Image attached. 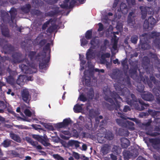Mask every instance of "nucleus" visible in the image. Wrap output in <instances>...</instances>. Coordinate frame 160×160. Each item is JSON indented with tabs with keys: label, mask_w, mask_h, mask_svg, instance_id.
I'll return each mask as SVG.
<instances>
[{
	"label": "nucleus",
	"mask_w": 160,
	"mask_h": 160,
	"mask_svg": "<svg viewBox=\"0 0 160 160\" xmlns=\"http://www.w3.org/2000/svg\"><path fill=\"white\" fill-rule=\"evenodd\" d=\"M4 85V83L0 81V89L1 90L2 87Z\"/></svg>",
	"instance_id": "58"
},
{
	"label": "nucleus",
	"mask_w": 160,
	"mask_h": 160,
	"mask_svg": "<svg viewBox=\"0 0 160 160\" xmlns=\"http://www.w3.org/2000/svg\"><path fill=\"white\" fill-rule=\"evenodd\" d=\"M27 8L26 10H25L23 9V8L22 9H23V10L25 12H27L29 10V8H30V6L29 5H26Z\"/></svg>",
	"instance_id": "50"
},
{
	"label": "nucleus",
	"mask_w": 160,
	"mask_h": 160,
	"mask_svg": "<svg viewBox=\"0 0 160 160\" xmlns=\"http://www.w3.org/2000/svg\"><path fill=\"white\" fill-rule=\"evenodd\" d=\"M113 30V28L112 26H110L109 27V28L108 29V32H110L111 33H112V32Z\"/></svg>",
	"instance_id": "51"
},
{
	"label": "nucleus",
	"mask_w": 160,
	"mask_h": 160,
	"mask_svg": "<svg viewBox=\"0 0 160 160\" xmlns=\"http://www.w3.org/2000/svg\"><path fill=\"white\" fill-rule=\"evenodd\" d=\"M109 149V146L107 145H105L101 148V152L103 155L106 154L108 153Z\"/></svg>",
	"instance_id": "11"
},
{
	"label": "nucleus",
	"mask_w": 160,
	"mask_h": 160,
	"mask_svg": "<svg viewBox=\"0 0 160 160\" xmlns=\"http://www.w3.org/2000/svg\"><path fill=\"white\" fill-rule=\"evenodd\" d=\"M87 71H86L84 72V76H85V82L86 84L88 85V83L90 81V78L89 77L87 76L86 75Z\"/></svg>",
	"instance_id": "20"
},
{
	"label": "nucleus",
	"mask_w": 160,
	"mask_h": 160,
	"mask_svg": "<svg viewBox=\"0 0 160 160\" xmlns=\"http://www.w3.org/2000/svg\"><path fill=\"white\" fill-rule=\"evenodd\" d=\"M130 110V108L128 106H125L123 109V111L125 112H127L128 110Z\"/></svg>",
	"instance_id": "43"
},
{
	"label": "nucleus",
	"mask_w": 160,
	"mask_h": 160,
	"mask_svg": "<svg viewBox=\"0 0 160 160\" xmlns=\"http://www.w3.org/2000/svg\"><path fill=\"white\" fill-rule=\"evenodd\" d=\"M3 154L2 150L0 148V160H5L7 158L6 157H2L3 156Z\"/></svg>",
	"instance_id": "31"
},
{
	"label": "nucleus",
	"mask_w": 160,
	"mask_h": 160,
	"mask_svg": "<svg viewBox=\"0 0 160 160\" xmlns=\"http://www.w3.org/2000/svg\"><path fill=\"white\" fill-rule=\"evenodd\" d=\"M49 44H47V52L48 53H49V52H50V50H49Z\"/></svg>",
	"instance_id": "56"
},
{
	"label": "nucleus",
	"mask_w": 160,
	"mask_h": 160,
	"mask_svg": "<svg viewBox=\"0 0 160 160\" xmlns=\"http://www.w3.org/2000/svg\"><path fill=\"white\" fill-rule=\"evenodd\" d=\"M17 14L16 10L14 8H12L11 9V16H14Z\"/></svg>",
	"instance_id": "27"
},
{
	"label": "nucleus",
	"mask_w": 160,
	"mask_h": 160,
	"mask_svg": "<svg viewBox=\"0 0 160 160\" xmlns=\"http://www.w3.org/2000/svg\"><path fill=\"white\" fill-rule=\"evenodd\" d=\"M92 31L91 30H88L87 31L86 33L85 37L87 39H89L91 36Z\"/></svg>",
	"instance_id": "23"
},
{
	"label": "nucleus",
	"mask_w": 160,
	"mask_h": 160,
	"mask_svg": "<svg viewBox=\"0 0 160 160\" xmlns=\"http://www.w3.org/2000/svg\"><path fill=\"white\" fill-rule=\"evenodd\" d=\"M118 13H116L115 15H114V17H115V20H114V21H116L117 20L116 19V18H118V19H119L120 18L121 16V12H120V11H119V10H118Z\"/></svg>",
	"instance_id": "25"
},
{
	"label": "nucleus",
	"mask_w": 160,
	"mask_h": 160,
	"mask_svg": "<svg viewBox=\"0 0 160 160\" xmlns=\"http://www.w3.org/2000/svg\"><path fill=\"white\" fill-rule=\"evenodd\" d=\"M73 109L75 112H78L81 111L82 108L81 106L77 104L74 106Z\"/></svg>",
	"instance_id": "18"
},
{
	"label": "nucleus",
	"mask_w": 160,
	"mask_h": 160,
	"mask_svg": "<svg viewBox=\"0 0 160 160\" xmlns=\"http://www.w3.org/2000/svg\"><path fill=\"white\" fill-rule=\"evenodd\" d=\"M31 159V157L29 156H27L25 157V158L24 159V160H29Z\"/></svg>",
	"instance_id": "59"
},
{
	"label": "nucleus",
	"mask_w": 160,
	"mask_h": 160,
	"mask_svg": "<svg viewBox=\"0 0 160 160\" xmlns=\"http://www.w3.org/2000/svg\"><path fill=\"white\" fill-rule=\"evenodd\" d=\"M148 22V27L152 28L156 23V21L153 17H151L148 18V21L146 20L145 21L144 24V27H147L146 25L147 24Z\"/></svg>",
	"instance_id": "3"
},
{
	"label": "nucleus",
	"mask_w": 160,
	"mask_h": 160,
	"mask_svg": "<svg viewBox=\"0 0 160 160\" xmlns=\"http://www.w3.org/2000/svg\"><path fill=\"white\" fill-rule=\"evenodd\" d=\"M134 16V13L133 12H132L129 13L128 16V22L130 24V25L131 22H133V18Z\"/></svg>",
	"instance_id": "15"
},
{
	"label": "nucleus",
	"mask_w": 160,
	"mask_h": 160,
	"mask_svg": "<svg viewBox=\"0 0 160 160\" xmlns=\"http://www.w3.org/2000/svg\"><path fill=\"white\" fill-rule=\"evenodd\" d=\"M30 68H28V67L23 64L20 66L22 71L25 73H30L35 72H36V67L35 66H34L29 65Z\"/></svg>",
	"instance_id": "2"
},
{
	"label": "nucleus",
	"mask_w": 160,
	"mask_h": 160,
	"mask_svg": "<svg viewBox=\"0 0 160 160\" xmlns=\"http://www.w3.org/2000/svg\"><path fill=\"white\" fill-rule=\"evenodd\" d=\"M7 107V105L2 101H0V108L5 109Z\"/></svg>",
	"instance_id": "24"
},
{
	"label": "nucleus",
	"mask_w": 160,
	"mask_h": 160,
	"mask_svg": "<svg viewBox=\"0 0 160 160\" xmlns=\"http://www.w3.org/2000/svg\"><path fill=\"white\" fill-rule=\"evenodd\" d=\"M116 122H117V123L119 125H121V120L119 119H117L116 120Z\"/></svg>",
	"instance_id": "57"
},
{
	"label": "nucleus",
	"mask_w": 160,
	"mask_h": 160,
	"mask_svg": "<svg viewBox=\"0 0 160 160\" xmlns=\"http://www.w3.org/2000/svg\"><path fill=\"white\" fill-rule=\"evenodd\" d=\"M53 157L57 160H65L62 157L57 154L53 155Z\"/></svg>",
	"instance_id": "21"
},
{
	"label": "nucleus",
	"mask_w": 160,
	"mask_h": 160,
	"mask_svg": "<svg viewBox=\"0 0 160 160\" xmlns=\"http://www.w3.org/2000/svg\"><path fill=\"white\" fill-rule=\"evenodd\" d=\"M4 61V58L0 55V63Z\"/></svg>",
	"instance_id": "54"
},
{
	"label": "nucleus",
	"mask_w": 160,
	"mask_h": 160,
	"mask_svg": "<svg viewBox=\"0 0 160 160\" xmlns=\"http://www.w3.org/2000/svg\"><path fill=\"white\" fill-rule=\"evenodd\" d=\"M26 139L28 142L30 143L32 145H36V142L32 141L30 138L26 137Z\"/></svg>",
	"instance_id": "22"
},
{
	"label": "nucleus",
	"mask_w": 160,
	"mask_h": 160,
	"mask_svg": "<svg viewBox=\"0 0 160 160\" xmlns=\"http://www.w3.org/2000/svg\"><path fill=\"white\" fill-rule=\"evenodd\" d=\"M11 138L14 141L18 142H20L21 141V139L20 138L16 135L11 134Z\"/></svg>",
	"instance_id": "17"
},
{
	"label": "nucleus",
	"mask_w": 160,
	"mask_h": 160,
	"mask_svg": "<svg viewBox=\"0 0 160 160\" xmlns=\"http://www.w3.org/2000/svg\"><path fill=\"white\" fill-rule=\"evenodd\" d=\"M7 82L9 84H10V75L8 76V79H7Z\"/></svg>",
	"instance_id": "61"
},
{
	"label": "nucleus",
	"mask_w": 160,
	"mask_h": 160,
	"mask_svg": "<svg viewBox=\"0 0 160 160\" xmlns=\"http://www.w3.org/2000/svg\"><path fill=\"white\" fill-rule=\"evenodd\" d=\"M36 142V145H33V146H34L37 149H39V150L41 149H42L40 145H38V143H37V142Z\"/></svg>",
	"instance_id": "42"
},
{
	"label": "nucleus",
	"mask_w": 160,
	"mask_h": 160,
	"mask_svg": "<svg viewBox=\"0 0 160 160\" xmlns=\"http://www.w3.org/2000/svg\"><path fill=\"white\" fill-rule=\"evenodd\" d=\"M89 98L92 99L93 96V91L92 90H91L89 93Z\"/></svg>",
	"instance_id": "39"
},
{
	"label": "nucleus",
	"mask_w": 160,
	"mask_h": 160,
	"mask_svg": "<svg viewBox=\"0 0 160 160\" xmlns=\"http://www.w3.org/2000/svg\"><path fill=\"white\" fill-rule=\"evenodd\" d=\"M113 99L116 102V103H117V102L118 101H120L122 100L121 98L118 95H117L115 97H113Z\"/></svg>",
	"instance_id": "37"
},
{
	"label": "nucleus",
	"mask_w": 160,
	"mask_h": 160,
	"mask_svg": "<svg viewBox=\"0 0 160 160\" xmlns=\"http://www.w3.org/2000/svg\"><path fill=\"white\" fill-rule=\"evenodd\" d=\"M26 79V77L24 75H20L17 80V82L18 84L22 85Z\"/></svg>",
	"instance_id": "7"
},
{
	"label": "nucleus",
	"mask_w": 160,
	"mask_h": 160,
	"mask_svg": "<svg viewBox=\"0 0 160 160\" xmlns=\"http://www.w3.org/2000/svg\"><path fill=\"white\" fill-rule=\"evenodd\" d=\"M32 136L33 138L36 139L39 141H40L41 138L40 136L36 135H33Z\"/></svg>",
	"instance_id": "35"
},
{
	"label": "nucleus",
	"mask_w": 160,
	"mask_h": 160,
	"mask_svg": "<svg viewBox=\"0 0 160 160\" xmlns=\"http://www.w3.org/2000/svg\"><path fill=\"white\" fill-rule=\"evenodd\" d=\"M1 32L2 35L6 37H9V30L7 27H2L1 28Z\"/></svg>",
	"instance_id": "8"
},
{
	"label": "nucleus",
	"mask_w": 160,
	"mask_h": 160,
	"mask_svg": "<svg viewBox=\"0 0 160 160\" xmlns=\"http://www.w3.org/2000/svg\"><path fill=\"white\" fill-rule=\"evenodd\" d=\"M138 37L136 36H132L131 38V41L132 43H136L138 40Z\"/></svg>",
	"instance_id": "26"
},
{
	"label": "nucleus",
	"mask_w": 160,
	"mask_h": 160,
	"mask_svg": "<svg viewBox=\"0 0 160 160\" xmlns=\"http://www.w3.org/2000/svg\"><path fill=\"white\" fill-rule=\"evenodd\" d=\"M122 142L121 145L124 148H126L129 145V141L127 138H122L121 140Z\"/></svg>",
	"instance_id": "10"
},
{
	"label": "nucleus",
	"mask_w": 160,
	"mask_h": 160,
	"mask_svg": "<svg viewBox=\"0 0 160 160\" xmlns=\"http://www.w3.org/2000/svg\"><path fill=\"white\" fill-rule=\"evenodd\" d=\"M98 41L97 39H92L91 42V46L86 53L87 59L88 60L92 59L96 57L97 58H100L102 60H104L105 58H109L110 55L109 53H105L104 51H100L99 55L97 54L95 50L94 49L98 47Z\"/></svg>",
	"instance_id": "1"
},
{
	"label": "nucleus",
	"mask_w": 160,
	"mask_h": 160,
	"mask_svg": "<svg viewBox=\"0 0 160 160\" xmlns=\"http://www.w3.org/2000/svg\"><path fill=\"white\" fill-rule=\"evenodd\" d=\"M69 0H66L65 2H64V4H61L60 5V6L62 8H65L68 6V3L69 2Z\"/></svg>",
	"instance_id": "33"
},
{
	"label": "nucleus",
	"mask_w": 160,
	"mask_h": 160,
	"mask_svg": "<svg viewBox=\"0 0 160 160\" xmlns=\"http://www.w3.org/2000/svg\"><path fill=\"white\" fill-rule=\"evenodd\" d=\"M82 149L83 150H86L87 149L86 145L85 144H83L82 145Z\"/></svg>",
	"instance_id": "52"
},
{
	"label": "nucleus",
	"mask_w": 160,
	"mask_h": 160,
	"mask_svg": "<svg viewBox=\"0 0 160 160\" xmlns=\"http://www.w3.org/2000/svg\"><path fill=\"white\" fill-rule=\"evenodd\" d=\"M26 79H27V80L28 81H32L33 80V79L31 77H29L28 78L26 77Z\"/></svg>",
	"instance_id": "60"
},
{
	"label": "nucleus",
	"mask_w": 160,
	"mask_h": 160,
	"mask_svg": "<svg viewBox=\"0 0 160 160\" xmlns=\"http://www.w3.org/2000/svg\"><path fill=\"white\" fill-rule=\"evenodd\" d=\"M40 67L41 68H44V66L43 65V64L42 63H41L40 64Z\"/></svg>",
	"instance_id": "62"
},
{
	"label": "nucleus",
	"mask_w": 160,
	"mask_h": 160,
	"mask_svg": "<svg viewBox=\"0 0 160 160\" xmlns=\"http://www.w3.org/2000/svg\"><path fill=\"white\" fill-rule=\"evenodd\" d=\"M127 1L130 7L132 5H134L135 3V0H127Z\"/></svg>",
	"instance_id": "28"
},
{
	"label": "nucleus",
	"mask_w": 160,
	"mask_h": 160,
	"mask_svg": "<svg viewBox=\"0 0 160 160\" xmlns=\"http://www.w3.org/2000/svg\"><path fill=\"white\" fill-rule=\"evenodd\" d=\"M22 96L23 100L25 102L27 103L28 102L30 97L28 92L27 89H23L22 91Z\"/></svg>",
	"instance_id": "4"
},
{
	"label": "nucleus",
	"mask_w": 160,
	"mask_h": 160,
	"mask_svg": "<svg viewBox=\"0 0 160 160\" xmlns=\"http://www.w3.org/2000/svg\"><path fill=\"white\" fill-rule=\"evenodd\" d=\"M70 122V120L69 119H64L63 121V123L65 126L67 125Z\"/></svg>",
	"instance_id": "36"
},
{
	"label": "nucleus",
	"mask_w": 160,
	"mask_h": 160,
	"mask_svg": "<svg viewBox=\"0 0 160 160\" xmlns=\"http://www.w3.org/2000/svg\"><path fill=\"white\" fill-rule=\"evenodd\" d=\"M81 45L82 46H84L88 43L87 41L84 38L81 39Z\"/></svg>",
	"instance_id": "29"
},
{
	"label": "nucleus",
	"mask_w": 160,
	"mask_h": 160,
	"mask_svg": "<svg viewBox=\"0 0 160 160\" xmlns=\"http://www.w3.org/2000/svg\"><path fill=\"white\" fill-rule=\"evenodd\" d=\"M21 107L22 111H23L24 109H25V110L24 111V113L27 116L30 117L31 115L32 114L34 113L33 112H32V113L31 111L28 109H26V106L25 105H22Z\"/></svg>",
	"instance_id": "9"
},
{
	"label": "nucleus",
	"mask_w": 160,
	"mask_h": 160,
	"mask_svg": "<svg viewBox=\"0 0 160 160\" xmlns=\"http://www.w3.org/2000/svg\"><path fill=\"white\" fill-rule=\"evenodd\" d=\"M105 99L108 101V102H110V103H112L113 102V100H112L111 99H109L108 98H106L105 97Z\"/></svg>",
	"instance_id": "55"
},
{
	"label": "nucleus",
	"mask_w": 160,
	"mask_h": 160,
	"mask_svg": "<svg viewBox=\"0 0 160 160\" xmlns=\"http://www.w3.org/2000/svg\"><path fill=\"white\" fill-rule=\"evenodd\" d=\"M79 99L80 100L83 102L85 101L86 100V98L82 94L80 95Z\"/></svg>",
	"instance_id": "38"
},
{
	"label": "nucleus",
	"mask_w": 160,
	"mask_h": 160,
	"mask_svg": "<svg viewBox=\"0 0 160 160\" xmlns=\"http://www.w3.org/2000/svg\"><path fill=\"white\" fill-rule=\"evenodd\" d=\"M57 127L58 128H62V127H64L65 126L63 122H62L61 123H58L57 124Z\"/></svg>",
	"instance_id": "40"
},
{
	"label": "nucleus",
	"mask_w": 160,
	"mask_h": 160,
	"mask_svg": "<svg viewBox=\"0 0 160 160\" xmlns=\"http://www.w3.org/2000/svg\"><path fill=\"white\" fill-rule=\"evenodd\" d=\"M99 28L98 29V31H101L103 29V25L102 23H100L98 24Z\"/></svg>",
	"instance_id": "41"
},
{
	"label": "nucleus",
	"mask_w": 160,
	"mask_h": 160,
	"mask_svg": "<svg viewBox=\"0 0 160 160\" xmlns=\"http://www.w3.org/2000/svg\"><path fill=\"white\" fill-rule=\"evenodd\" d=\"M111 157L112 159V160H117V158L113 154H111Z\"/></svg>",
	"instance_id": "48"
},
{
	"label": "nucleus",
	"mask_w": 160,
	"mask_h": 160,
	"mask_svg": "<svg viewBox=\"0 0 160 160\" xmlns=\"http://www.w3.org/2000/svg\"><path fill=\"white\" fill-rule=\"evenodd\" d=\"M118 39L117 38L114 36V38H112V49L111 50V52L112 53L114 54L113 50L117 51V42Z\"/></svg>",
	"instance_id": "6"
},
{
	"label": "nucleus",
	"mask_w": 160,
	"mask_h": 160,
	"mask_svg": "<svg viewBox=\"0 0 160 160\" xmlns=\"http://www.w3.org/2000/svg\"><path fill=\"white\" fill-rule=\"evenodd\" d=\"M10 113H11V114H12L15 117H16L18 119L19 118H20L19 116H17L14 112L11 111V110Z\"/></svg>",
	"instance_id": "45"
},
{
	"label": "nucleus",
	"mask_w": 160,
	"mask_h": 160,
	"mask_svg": "<svg viewBox=\"0 0 160 160\" xmlns=\"http://www.w3.org/2000/svg\"><path fill=\"white\" fill-rule=\"evenodd\" d=\"M120 10L123 13L125 14L127 13L128 9L126 8V5L125 4L122 3L120 5Z\"/></svg>",
	"instance_id": "12"
},
{
	"label": "nucleus",
	"mask_w": 160,
	"mask_h": 160,
	"mask_svg": "<svg viewBox=\"0 0 160 160\" xmlns=\"http://www.w3.org/2000/svg\"><path fill=\"white\" fill-rule=\"evenodd\" d=\"M116 28L118 30L120 31L122 29V25L121 23H118Z\"/></svg>",
	"instance_id": "30"
},
{
	"label": "nucleus",
	"mask_w": 160,
	"mask_h": 160,
	"mask_svg": "<svg viewBox=\"0 0 160 160\" xmlns=\"http://www.w3.org/2000/svg\"><path fill=\"white\" fill-rule=\"evenodd\" d=\"M144 46H148V45L146 44H143V45H141V48L143 49H147L148 48L147 47H146V48Z\"/></svg>",
	"instance_id": "53"
},
{
	"label": "nucleus",
	"mask_w": 160,
	"mask_h": 160,
	"mask_svg": "<svg viewBox=\"0 0 160 160\" xmlns=\"http://www.w3.org/2000/svg\"><path fill=\"white\" fill-rule=\"evenodd\" d=\"M118 1V0H114V3H113V8L116 7V6L117 5Z\"/></svg>",
	"instance_id": "44"
},
{
	"label": "nucleus",
	"mask_w": 160,
	"mask_h": 160,
	"mask_svg": "<svg viewBox=\"0 0 160 160\" xmlns=\"http://www.w3.org/2000/svg\"><path fill=\"white\" fill-rule=\"evenodd\" d=\"M40 123L43 125L46 128L51 130H52L53 129V127L49 124L46 123L41 122H40Z\"/></svg>",
	"instance_id": "14"
},
{
	"label": "nucleus",
	"mask_w": 160,
	"mask_h": 160,
	"mask_svg": "<svg viewBox=\"0 0 160 160\" xmlns=\"http://www.w3.org/2000/svg\"><path fill=\"white\" fill-rule=\"evenodd\" d=\"M2 49L4 53L9 54L10 53V45H5L3 47Z\"/></svg>",
	"instance_id": "13"
},
{
	"label": "nucleus",
	"mask_w": 160,
	"mask_h": 160,
	"mask_svg": "<svg viewBox=\"0 0 160 160\" xmlns=\"http://www.w3.org/2000/svg\"><path fill=\"white\" fill-rule=\"evenodd\" d=\"M69 144L72 146H74L76 148L79 147V143L77 141L74 140H71L69 142Z\"/></svg>",
	"instance_id": "16"
},
{
	"label": "nucleus",
	"mask_w": 160,
	"mask_h": 160,
	"mask_svg": "<svg viewBox=\"0 0 160 160\" xmlns=\"http://www.w3.org/2000/svg\"><path fill=\"white\" fill-rule=\"evenodd\" d=\"M95 71H96V72H102V73H103L104 72V70L103 69H101V70H99V69H95Z\"/></svg>",
	"instance_id": "47"
},
{
	"label": "nucleus",
	"mask_w": 160,
	"mask_h": 160,
	"mask_svg": "<svg viewBox=\"0 0 160 160\" xmlns=\"http://www.w3.org/2000/svg\"><path fill=\"white\" fill-rule=\"evenodd\" d=\"M80 59L81 62L80 65L81 68H80V70H82L84 69V67L83 66V65H84L85 64L86 62L84 60L82 59L81 58H80Z\"/></svg>",
	"instance_id": "32"
},
{
	"label": "nucleus",
	"mask_w": 160,
	"mask_h": 160,
	"mask_svg": "<svg viewBox=\"0 0 160 160\" xmlns=\"http://www.w3.org/2000/svg\"><path fill=\"white\" fill-rule=\"evenodd\" d=\"M110 136L108 137L107 135H105V136L108 139L110 140L113 138V136L112 135V133L110 134Z\"/></svg>",
	"instance_id": "49"
},
{
	"label": "nucleus",
	"mask_w": 160,
	"mask_h": 160,
	"mask_svg": "<svg viewBox=\"0 0 160 160\" xmlns=\"http://www.w3.org/2000/svg\"><path fill=\"white\" fill-rule=\"evenodd\" d=\"M140 8L141 10L142 18L143 19H144L146 16L147 12L148 10L150 11V10L152 9L148 7H140Z\"/></svg>",
	"instance_id": "5"
},
{
	"label": "nucleus",
	"mask_w": 160,
	"mask_h": 160,
	"mask_svg": "<svg viewBox=\"0 0 160 160\" xmlns=\"http://www.w3.org/2000/svg\"><path fill=\"white\" fill-rule=\"evenodd\" d=\"M73 155L76 159H79L80 158L79 154L78 153L73 152Z\"/></svg>",
	"instance_id": "34"
},
{
	"label": "nucleus",
	"mask_w": 160,
	"mask_h": 160,
	"mask_svg": "<svg viewBox=\"0 0 160 160\" xmlns=\"http://www.w3.org/2000/svg\"><path fill=\"white\" fill-rule=\"evenodd\" d=\"M2 145L5 148L9 147L10 145V140H5L2 143Z\"/></svg>",
	"instance_id": "19"
},
{
	"label": "nucleus",
	"mask_w": 160,
	"mask_h": 160,
	"mask_svg": "<svg viewBox=\"0 0 160 160\" xmlns=\"http://www.w3.org/2000/svg\"><path fill=\"white\" fill-rule=\"evenodd\" d=\"M147 95H146L145 96L142 95V98L144 99H145L146 100H147V101L149 100L150 99L147 98Z\"/></svg>",
	"instance_id": "46"
},
{
	"label": "nucleus",
	"mask_w": 160,
	"mask_h": 160,
	"mask_svg": "<svg viewBox=\"0 0 160 160\" xmlns=\"http://www.w3.org/2000/svg\"><path fill=\"white\" fill-rule=\"evenodd\" d=\"M118 59H116V60L113 61V62L114 64H116L118 63Z\"/></svg>",
	"instance_id": "63"
},
{
	"label": "nucleus",
	"mask_w": 160,
	"mask_h": 160,
	"mask_svg": "<svg viewBox=\"0 0 160 160\" xmlns=\"http://www.w3.org/2000/svg\"><path fill=\"white\" fill-rule=\"evenodd\" d=\"M21 108L20 107H18L16 109L17 112H19L20 111Z\"/></svg>",
	"instance_id": "64"
}]
</instances>
